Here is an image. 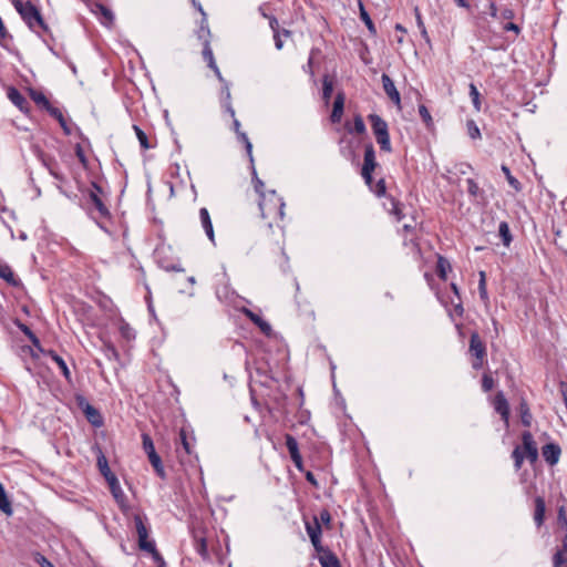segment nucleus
<instances>
[{"mask_svg": "<svg viewBox=\"0 0 567 567\" xmlns=\"http://www.w3.org/2000/svg\"><path fill=\"white\" fill-rule=\"evenodd\" d=\"M14 7L21 16L22 20L32 31L40 35L49 32V27L44 22L40 11L34 4L29 1L22 2L18 0L14 1Z\"/></svg>", "mask_w": 567, "mask_h": 567, "instance_id": "f257e3e1", "label": "nucleus"}, {"mask_svg": "<svg viewBox=\"0 0 567 567\" xmlns=\"http://www.w3.org/2000/svg\"><path fill=\"white\" fill-rule=\"evenodd\" d=\"M133 520L137 533L140 549L152 554L156 561L163 563V558L157 551L154 540L148 539V528L145 523L146 517L140 513H135L133 514Z\"/></svg>", "mask_w": 567, "mask_h": 567, "instance_id": "f03ea898", "label": "nucleus"}, {"mask_svg": "<svg viewBox=\"0 0 567 567\" xmlns=\"http://www.w3.org/2000/svg\"><path fill=\"white\" fill-rule=\"evenodd\" d=\"M368 120L380 148L386 153L392 151L388 123L378 114H370Z\"/></svg>", "mask_w": 567, "mask_h": 567, "instance_id": "7ed1b4c3", "label": "nucleus"}, {"mask_svg": "<svg viewBox=\"0 0 567 567\" xmlns=\"http://www.w3.org/2000/svg\"><path fill=\"white\" fill-rule=\"evenodd\" d=\"M468 352L472 357L475 358L472 362V368L474 370L482 369L487 352L485 343L482 341L480 334L476 331L472 332L471 334Z\"/></svg>", "mask_w": 567, "mask_h": 567, "instance_id": "20e7f679", "label": "nucleus"}, {"mask_svg": "<svg viewBox=\"0 0 567 567\" xmlns=\"http://www.w3.org/2000/svg\"><path fill=\"white\" fill-rule=\"evenodd\" d=\"M92 187L94 190H90L89 197H90V200L93 204L95 210L97 212L99 217H102V218L109 217L110 212L99 196V193L102 192V188L96 183H92Z\"/></svg>", "mask_w": 567, "mask_h": 567, "instance_id": "39448f33", "label": "nucleus"}, {"mask_svg": "<svg viewBox=\"0 0 567 567\" xmlns=\"http://www.w3.org/2000/svg\"><path fill=\"white\" fill-rule=\"evenodd\" d=\"M37 156L42 163L44 167L48 168L49 173L58 181H63L62 174L58 169V162L51 155L45 154L44 152L37 150Z\"/></svg>", "mask_w": 567, "mask_h": 567, "instance_id": "423d86ee", "label": "nucleus"}, {"mask_svg": "<svg viewBox=\"0 0 567 567\" xmlns=\"http://www.w3.org/2000/svg\"><path fill=\"white\" fill-rule=\"evenodd\" d=\"M522 441L525 456L530 461V463H534L538 458V450L532 433L528 431L524 432L522 434Z\"/></svg>", "mask_w": 567, "mask_h": 567, "instance_id": "0eeeda50", "label": "nucleus"}, {"mask_svg": "<svg viewBox=\"0 0 567 567\" xmlns=\"http://www.w3.org/2000/svg\"><path fill=\"white\" fill-rule=\"evenodd\" d=\"M286 441V447L290 454V458L292 460L293 464L297 468H302V457L299 452V445L297 440L291 434H286L285 436Z\"/></svg>", "mask_w": 567, "mask_h": 567, "instance_id": "6e6552de", "label": "nucleus"}, {"mask_svg": "<svg viewBox=\"0 0 567 567\" xmlns=\"http://www.w3.org/2000/svg\"><path fill=\"white\" fill-rule=\"evenodd\" d=\"M381 80H382V85H383V90L385 92V94L388 95V97L396 105L400 107L401 105V97H400V93L399 91L396 90L395 85H394V82L392 81V79L383 73L382 76H381Z\"/></svg>", "mask_w": 567, "mask_h": 567, "instance_id": "1a4fd4ad", "label": "nucleus"}, {"mask_svg": "<svg viewBox=\"0 0 567 567\" xmlns=\"http://www.w3.org/2000/svg\"><path fill=\"white\" fill-rule=\"evenodd\" d=\"M494 409L502 416V420L508 426L509 405L503 392H498L494 399Z\"/></svg>", "mask_w": 567, "mask_h": 567, "instance_id": "9d476101", "label": "nucleus"}, {"mask_svg": "<svg viewBox=\"0 0 567 567\" xmlns=\"http://www.w3.org/2000/svg\"><path fill=\"white\" fill-rule=\"evenodd\" d=\"M8 99L21 111L27 113L29 111V102L20 93V91L13 86L8 89Z\"/></svg>", "mask_w": 567, "mask_h": 567, "instance_id": "9b49d317", "label": "nucleus"}, {"mask_svg": "<svg viewBox=\"0 0 567 567\" xmlns=\"http://www.w3.org/2000/svg\"><path fill=\"white\" fill-rule=\"evenodd\" d=\"M80 406L82 408L87 421L94 425V426H101L103 424V419L101 413L90 403L83 402L80 403Z\"/></svg>", "mask_w": 567, "mask_h": 567, "instance_id": "f8f14e48", "label": "nucleus"}, {"mask_svg": "<svg viewBox=\"0 0 567 567\" xmlns=\"http://www.w3.org/2000/svg\"><path fill=\"white\" fill-rule=\"evenodd\" d=\"M542 453L548 464L555 465L559 461L561 451L557 444L549 443L543 446Z\"/></svg>", "mask_w": 567, "mask_h": 567, "instance_id": "ddd939ff", "label": "nucleus"}, {"mask_svg": "<svg viewBox=\"0 0 567 567\" xmlns=\"http://www.w3.org/2000/svg\"><path fill=\"white\" fill-rule=\"evenodd\" d=\"M250 164H251V173H252V182L255 184V190H256V193L259 194V197H260V200H259V204H258L259 205V209L261 212V216L265 217L266 216V213H265V193L262 192V188H264L265 184L257 176V172H256L254 162L250 163Z\"/></svg>", "mask_w": 567, "mask_h": 567, "instance_id": "4468645a", "label": "nucleus"}, {"mask_svg": "<svg viewBox=\"0 0 567 567\" xmlns=\"http://www.w3.org/2000/svg\"><path fill=\"white\" fill-rule=\"evenodd\" d=\"M193 539L196 551L203 557H208L207 542L202 530H193Z\"/></svg>", "mask_w": 567, "mask_h": 567, "instance_id": "2eb2a0df", "label": "nucleus"}, {"mask_svg": "<svg viewBox=\"0 0 567 567\" xmlns=\"http://www.w3.org/2000/svg\"><path fill=\"white\" fill-rule=\"evenodd\" d=\"M377 166L375 162V152L372 144H369L364 148V161L362 171L368 174V172H373Z\"/></svg>", "mask_w": 567, "mask_h": 567, "instance_id": "dca6fc26", "label": "nucleus"}, {"mask_svg": "<svg viewBox=\"0 0 567 567\" xmlns=\"http://www.w3.org/2000/svg\"><path fill=\"white\" fill-rule=\"evenodd\" d=\"M199 218H200L202 226H203L207 237L209 238V240L212 243H214L215 241V234H214V228H213L210 215H209L207 208L203 207V208L199 209Z\"/></svg>", "mask_w": 567, "mask_h": 567, "instance_id": "f3484780", "label": "nucleus"}, {"mask_svg": "<svg viewBox=\"0 0 567 567\" xmlns=\"http://www.w3.org/2000/svg\"><path fill=\"white\" fill-rule=\"evenodd\" d=\"M233 118H234V122H233L234 130H235L239 141L245 144V148H246L247 155L249 157V161H250V163H252V144L249 141L247 134L240 131L239 121L235 116Z\"/></svg>", "mask_w": 567, "mask_h": 567, "instance_id": "a211bd4d", "label": "nucleus"}, {"mask_svg": "<svg viewBox=\"0 0 567 567\" xmlns=\"http://www.w3.org/2000/svg\"><path fill=\"white\" fill-rule=\"evenodd\" d=\"M344 109V95L343 93H338L336 100L333 102L332 112L330 115L332 123H338L341 121Z\"/></svg>", "mask_w": 567, "mask_h": 567, "instance_id": "6ab92c4d", "label": "nucleus"}, {"mask_svg": "<svg viewBox=\"0 0 567 567\" xmlns=\"http://www.w3.org/2000/svg\"><path fill=\"white\" fill-rule=\"evenodd\" d=\"M0 278L6 280L12 287H18L21 284L20 280L14 276L11 267L7 264L0 265Z\"/></svg>", "mask_w": 567, "mask_h": 567, "instance_id": "aec40b11", "label": "nucleus"}, {"mask_svg": "<svg viewBox=\"0 0 567 567\" xmlns=\"http://www.w3.org/2000/svg\"><path fill=\"white\" fill-rule=\"evenodd\" d=\"M318 560L322 567H341L337 555L332 550L323 551L318 556Z\"/></svg>", "mask_w": 567, "mask_h": 567, "instance_id": "412c9836", "label": "nucleus"}, {"mask_svg": "<svg viewBox=\"0 0 567 567\" xmlns=\"http://www.w3.org/2000/svg\"><path fill=\"white\" fill-rule=\"evenodd\" d=\"M545 511H546V505H545L544 498H536L534 520L538 527L542 526V524L544 523Z\"/></svg>", "mask_w": 567, "mask_h": 567, "instance_id": "4be33fe9", "label": "nucleus"}, {"mask_svg": "<svg viewBox=\"0 0 567 567\" xmlns=\"http://www.w3.org/2000/svg\"><path fill=\"white\" fill-rule=\"evenodd\" d=\"M518 410H519L522 423L525 426H530L533 416H532V413L529 411L528 403L526 402L525 399L520 400Z\"/></svg>", "mask_w": 567, "mask_h": 567, "instance_id": "5701e85b", "label": "nucleus"}, {"mask_svg": "<svg viewBox=\"0 0 567 567\" xmlns=\"http://www.w3.org/2000/svg\"><path fill=\"white\" fill-rule=\"evenodd\" d=\"M451 270V264L450 261L443 257V256H439L437 257V262H436V274L437 276L442 279V280H446L447 278V271Z\"/></svg>", "mask_w": 567, "mask_h": 567, "instance_id": "b1692460", "label": "nucleus"}, {"mask_svg": "<svg viewBox=\"0 0 567 567\" xmlns=\"http://www.w3.org/2000/svg\"><path fill=\"white\" fill-rule=\"evenodd\" d=\"M29 95L31 100L43 110H45L51 104L47 96L40 91L30 89Z\"/></svg>", "mask_w": 567, "mask_h": 567, "instance_id": "393cba45", "label": "nucleus"}, {"mask_svg": "<svg viewBox=\"0 0 567 567\" xmlns=\"http://www.w3.org/2000/svg\"><path fill=\"white\" fill-rule=\"evenodd\" d=\"M498 235L502 238L504 246L508 247L513 240L509 226L506 221H501L498 225Z\"/></svg>", "mask_w": 567, "mask_h": 567, "instance_id": "a878e982", "label": "nucleus"}, {"mask_svg": "<svg viewBox=\"0 0 567 567\" xmlns=\"http://www.w3.org/2000/svg\"><path fill=\"white\" fill-rule=\"evenodd\" d=\"M18 327L29 338V340L32 342L33 347L38 349V351H43L39 338L32 332V330L27 324L19 323Z\"/></svg>", "mask_w": 567, "mask_h": 567, "instance_id": "bb28decb", "label": "nucleus"}, {"mask_svg": "<svg viewBox=\"0 0 567 567\" xmlns=\"http://www.w3.org/2000/svg\"><path fill=\"white\" fill-rule=\"evenodd\" d=\"M306 530L309 538L321 537V526L317 517H313V522H306Z\"/></svg>", "mask_w": 567, "mask_h": 567, "instance_id": "cd10ccee", "label": "nucleus"}, {"mask_svg": "<svg viewBox=\"0 0 567 567\" xmlns=\"http://www.w3.org/2000/svg\"><path fill=\"white\" fill-rule=\"evenodd\" d=\"M203 58L207 62L209 68H215V59L213 54V50L210 48L209 39H205V42H203Z\"/></svg>", "mask_w": 567, "mask_h": 567, "instance_id": "c85d7f7f", "label": "nucleus"}, {"mask_svg": "<svg viewBox=\"0 0 567 567\" xmlns=\"http://www.w3.org/2000/svg\"><path fill=\"white\" fill-rule=\"evenodd\" d=\"M54 362L56 363V365L61 370V373L63 374L65 380L69 383H71L72 382L71 371H70L66 362L64 361V359L62 357H60V355H54Z\"/></svg>", "mask_w": 567, "mask_h": 567, "instance_id": "c756f323", "label": "nucleus"}, {"mask_svg": "<svg viewBox=\"0 0 567 567\" xmlns=\"http://www.w3.org/2000/svg\"><path fill=\"white\" fill-rule=\"evenodd\" d=\"M332 92H333V82H332V80L329 79L328 75H326L322 81V97L327 103L331 99Z\"/></svg>", "mask_w": 567, "mask_h": 567, "instance_id": "7c9ffc66", "label": "nucleus"}, {"mask_svg": "<svg viewBox=\"0 0 567 567\" xmlns=\"http://www.w3.org/2000/svg\"><path fill=\"white\" fill-rule=\"evenodd\" d=\"M97 467L105 478H109V475L112 474V472L109 467L107 460L101 451L97 455Z\"/></svg>", "mask_w": 567, "mask_h": 567, "instance_id": "2f4dec72", "label": "nucleus"}, {"mask_svg": "<svg viewBox=\"0 0 567 567\" xmlns=\"http://www.w3.org/2000/svg\"><path fill=\"white\" fill-rule=\"evenodd\" d=\"M147 456H148L150 463L152 464V466L154 467L156 473L162 476L164 473V468H163L162 460H161L159 455L156 452H153V453L147 454Z\"/></svg>", "mask_w": 567, "mask_h": 567, "instance_id": "473e14b6", "label": "nucleus"}, {"mask_svg": "<svg viewBox=\"0 0 567 567\" xmlns=\"http://www.w3.org/2000/svg\"><path fill=\"white\" fill-rule=\"evenodd\" d=\"M470 96H471L474 109L477 112L481 111V94L474 83L470 84Z\"/></svg>", "mask_w": 567, "mask_h": 567, "instance_id": "72a5a7b5", "label": "nucleus"}, {"mask_svg": "<svg viewBox=\"0 0 567 567\" xmlns=\"http://www.w3.org/2000/svg\"><path fill=\"white\" fill-rule=\"evenodd\" d=\"M502 171L503 173L505 174L506 176V179L508 182V184L516 190V192H519L522 189V185L520 183L518 182L517 178H515L512 174H511V171L509 168L506 166V165H502Z\"/></svg>", "mask_w": 567, "mask_h": 567, "instance_id": "f704fd0d", "label": "nucleus"}, {"mask_svg": "<svg viewBox=\"0 0 567 567\" xmlns=\"http://www.w3.org/2000/svg\"><path fill=\"white\" fill-rule=\"evenodd\" d=\"M133 128H134L136 137L140 142L141 147L144 150L151 148L146 133L142 128H140L137 125H134Z\"/></svg>", "mask_w": 567, "mask_h": 567, "instance_id": "c9c22d12", "label": "nucleus"}, {"mask_svg": "<svg viewBox=\"0 0 567 567\" xmlns=\"http://www.w3.org/2000/svg\"><path fill=\"white\" fill-rule=\"evenodd\" d=\"M106 481L110 485L112 496H122L120 483L113 473L109 475V478H106Z\"/></svg>", "mask_w": 567, "mask_h": 567, "instance_id": "e433bc0d", "label": "nucleus"}, {"mask_svg": "<svg viewBox=\"0 0 567 567\" xmlns=\"http://www.w3.org/2000/svg\"><path fill=\"white\" fill-rule=\"evenodd\" d=\"M359 6H360L361 20L364 22V24L367 25V28L369 29L370 32L375 33V27L369 16V13L365 11V9L361 2L359 3Z\"/></svg>", "mask_w": 567, "mask_h": 567, "instance_id": "4c0bfd02", "label": "nucleus"}, {"mask_svg": "<svg viewBox=\"0 0 567 567\" xmlns=\"http://www.w3.org/2000/svg\"><path fill=\"white\" fill-rule=\"evenodd\" d=\"M223 94H224V99H225L226 111L230 114L231 117H234L235 116V110L233 109V106L230 104V90H229L228 83L224 84Z\"/></svg>", "mask_w": 567, "mask_h": 567, "instance_id": "58836bf2", "label": "nucleus"}, {"mask_svg": "<svg viewBox=\"0 0 567 567\" xmlns=\"http://www.w3.org/2000/svg\"><path fill=\"white\" fill-rule=\"evenodd\" d=\"M120 332L122 337L125 338L126 340L135 339V330L126 322H123L120 326Z\"/></svg>", "mask_w": 567, "mask_h": 567, "instance_id": "ea45409f", "label": "nucleus"}, {"mask_svg": "<svg viewBox=\"0 0 567 567\" xmlns=\"http://www.w3.org/2000/svg\"><path fill=\"white\" fill-rule=\"evenodd\" d=\"M512 457L514 458V465L516 470H519L522 467L523 461H524V453L522 451L520 446H516L512 453Z\"/></svg>", "mask_w": 567, "mask_h": 567, "instance_id": "a19ab883", "label": "nucleus"}, {"mask_svg": "<svg viewBox=\"0 0 567 567\" xmlns=\"http://www.w3.org/2000/svg\"><path fill=\"white\" fill-rule=\"evenodd\" d=\"M466 126L471 138L476 140L481 137V131L473 120L467 121Z\"/></svg>", "mask_w": 567, "mask_h": 567, "instance_id": "79ce46f5", "label": "nucleus"}, {"mask_svg": "<svg viewBox=\"0 0 567 567\" xmlns=\"http://www.w3.org/2000/svg\"><path fill=\"white\" fill-rule=\"evenodd\" d=\"M142 441H143V449H144L146 454L156 452L155 447H154L153 440H152V437L148 434L143 433L142 434Z\"/></svg>", "mask_w": 567, "mask_h": 567, "instance_id": "37998d69", "label": "nucleus"}, {"mask_svg": "<svg viewBox=\"0 0 567 567\" xmlns=\"http://www.w3.org/2000/svg\"><path fill=\"white\" fill-rule=\"evenodd\" d=\"M99 9H100V12L104 19V23L106 25H111L113 23V20H114V14L113 12L106 8L105 6H99Z\"/></svg>", "mask_w": 567, "mask_h": 567, "instance_id": "c03bdc74", "label": "nucleus"}, {"mask_svg": "<svg viewBox=\"0 0 567 567\" xmlns=\"http://www.w3.org/2000/svg\"><path fill=\"white\" fill-rule=\"evenodd\" d=\"M353 132L360 135L365 133V124L360 115H357L353 120Z\"/></svg>", "mask_w": 567, "mask_h": 567, "instance_id": "a18cd8bd", "label": "nucleus"}, {"mask_svg": "<svg viewBox=\"0 0 567 567\" xmlns=\"http://www.w3.org/2000/svg\"><path fill=\"white\" fill-rule=\"evenodd\" d=\"M0 511H2L7 516H11L12 505H11V498H0Z\"/></svg>", "mask_w": 567, "mask_h": 567, "instance_id": "49530a36", "label": "nucleus"}, {"mask_svg": "<svg viewBox=\"0 0 567 567\" xmlns=\"http://www.w3.org/2000/svg\"><path fill=\"white\" fill-rule=\"evenodd\" d=\"M241 312L256 326L259 324V322H262V318L258 316L257 313L252 312L248 308H243Z\"/></svg>", "mask_w": 567, "mask_h": 567, "instance_id": "de8ad7c7", "label": "nucleus"}, {"mask_svg": "<svg viewBox=\"0 0 567 567\" xmlns=\"http://www.w3.org/2000/svg\"><path fill=\"white\" fill-rule=\"evenodd\" d=\"M209 35H210V31L207 27V20L204 17L202 20V23H200V28L198 30V38L203 39L205 41V39H208Z\"/></svg>", "mask_w": 567, "mask_h": 567, "instance_id": "09e8293b", "label": "nucleus"}, {"mask_svg": "<svg viewBox=\"0 0 567 567\" xmlns=\"http://www.w3.org/2000/svg\"><path fill=\"white\" fill-rule=\"evenodd\" d=\"M371 190L379 197L383 196L385 194L384 179L378 181L375 185L371 187Z\"/></svg>", "mask_w": 567, "mask_h": 567, "instance_id": "8fccbe9b", "label": "nucleus"}, {"mask_svg": "<svg viewBox=\"0 0 567 567\" xmlns=\"http://www.w3.org/2000/svg\"><path fill=\"white\" fill-rule=\"evenodd\" d=\"M466 184H467V192L471 196H477L480 194L481 189L474 179L468 178L466 181Z\"/></svg>", "mask_w": 567, "mask_h": 567, "instance_id": "3c124183", "label": "nucleus"}, {"mask_svg": "<svg viewBox=\"0 0 567 567\" xmlns=\"http://www.w3.org/2000/svg\"><path fill=\"white\" fill-rule=\"evenodd\" d=\"M494 386V380L491 375L484 374L482 379V388L485 392H488Z\"/></svg>", "mask_w": 567, "mask_h": 567, "instance_id": "603ef678", "label": "nucleus"}, {"mask_svg": "<svg viewBox=\"0 0 567 567\" xmlns=\"http://www.w3.org/2000/svg\"><path fill=\"white\" fill-rule=\"evenodd\" d=\"M45 111L58 122L62 121V118L64 117L63 113L58 107H54L51 104L45 109Z\"/></svg>", "mask_w": 567, "mask_h": 567, "instance_id": "864d4df0", "label": "nucleus"}, {"mask_svg": "<svg viewBox=\"0 0 567 567\" xmlns=\"http://www.w3.org/2000/svg\"><path fill=\"white\" fill-rule=\"evenodd\" d=\"M316 551L318 553V556L323 554V551L330 550L329 548H326L321 545L320 537L310 538Z\"/></svg>", "mask_w": 567, "mask_h": 567, "instance_id": "5fc2aeb1", "label": "nucleus"}, {"mask_svg": "<svg viewBox=\"0 0 567 567\" xmlns=\"http://www.w3.org/2000/svg\"><path fill=\"white\" fill-rule=\"evenodd\" d=\"M566 558L563 550H557L553 558L554 567H560L565 563Z\"/></svg>", "mask_w": 567, "mask_h": 567, "instance_id": "6e6d98bb", "label": "nucleus"}, {"mask_svg": "<svg viewBox=\"0 0 567 567\" xmlns=\"http://www.w3.org/2000/svg\"><path fill=\"white\" fill-rule=\"evenodd\" d=\"M262 16L269 20V27H270V29L272 30L274 33H276V31H280L279 22H278V20L274 16H268L265 12L262 13Z\"/></svg>", "mask_w": 567, "mask_h": 567, "instance_id": "4d7b16f0", "label": "nucleus"}, {"mask_svg": "<svg viewBox=\"0 0 567 567\" xmlns=\"http://www.w3.org/2000/svg\"><path fill=\"white\" fill-rule=\"evenodd\" d=\"M34 560L41 566V567H54V565L47 559L43 555L37 554L34 557Z\"/></svg>", "mask_w": 567, "mask_h": 567, "instance_id": "13d9d810", "label": "nucleus"}, {"mask_svg": "<svg viewBox=\"0 0 567 567\" xmlns=\"http://www.w3.org/2000/svg\"><path fill=\"white\" fill-rule=\"evenodd\" d=\"M478 292H480L481 299L485 303H487L488 302V293H487V289H486V282H478Z\"/></svg>", "mask_w": 567, "mask_h": 567, "instance_id": "bf43d9fd", "label": "nucleus"}, {"mask_svg": "<svg viewBox=\"0 0 567 567\" xmlns=\"http://www.w3.org/2000/svg\"><path fill=\"white\" fill-rule=\"evenodd\" d=\"M419 113L425 123H429L432 120L431 114H430L429 110L426 109V106L420 105Z\"/></svg>", "mask_w": 567, "mask_h": 567, "instance_id": "052dcab7", "label": "nucleus"}, {"mask_svg": "<svg viewBox=\"0 0 567 567\" xmlns=\"http://www.w3.org/2000/svg\"><path fill=\"white\" fill-rule=\"evenodd\" d=\"M501 18L503 20H513L515 18V11L511 8H504L501 11Z\"/></svg>", "mask_w": 567, "mask_h": 567, "instance_id": "680f3d73", "label": "nucleus"}, {"mask_svg": "<svg viewBox=\"0 0 567 567\" xmlns=\"http://www.w3.org/2000/svg\"><path fill=\"white\" fill-rule=\"evenodd\" d=\"M503 29L505 31H512L515 34H519L520 32V28L514 22H507L506 24H504Z\"/></svg>", "mask_w": 567, "mask_h": 567, "instance_id": "e2e57ef3", "label": "nucleus"}, {"mask_svg": "<svg viewBox=\"0 0 567 567\" xmlns=\"http://www.w3.org/2000/svg\"><path fill=\"white\" fill-rule=\"evenodd\" d=\"M317 518L319 520V524L320 523L329 524L331 520V515L328 511H322V512H320L319 517H317Z\"/></svg>", "mask_w": 567, "mask_h": 567, "instance_id": "0e129e2a", "label": "nucleus"}, {"mask_svg": "<svg viewBox=\"0 0 567 567\" xmlns=\"http://www.w3.org/2000/svg\"><path fill=\"white\" fill-rule=\"evenodd\" d=\"M392 210L391 213L398 217V219H401L403 217L401 205L398 202H392Z\"/></svg>", "mask_w": 567, "mask_h": 567, "instance_id": "69168bd1", "label": "nucleus"}, {"mask_svg": "<svg viewBox=\"0 0 567 567\" xmlns=\"http://www.w3.org/2000/svg\"><path fill=\"white\" fill-rule=\"evenodd\" d=\"M22 352H24V353H29L33 359H38V358H39V353H40V352L38 351V349H35V348L33 349V348H31V347H29V346H24V347L22 348Z\"/></svg>", "mask_w": 567, "mask_h": 567, "instance_id": "338daca9", "label": "nucleus"}, {"mask_svg": "<svg viewBox=\"0 0 567 567\" xmlns=\"http://www.w3.org/2000/svg\"><path fill=\"white\" fill-rule=\"evenodd\" d=\"M558 522L561 525H567V518H566V513H565V506L564 505L559 506Z\"/></svg>", "mask_w": 567, "mask_h": 567, "instance_id": "774afa93", "label": "nucleus"}]
</instances>
